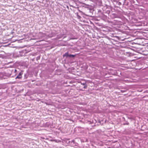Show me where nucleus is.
Here are the masks:
<instances>
[{
    "instance_id": "nucleus-1",
    "label": "nucleus",
    "mask_w": 148,
    "mask_h": 148,
    "mask_svg": "<svg viewBox=\"0 0 148 148\" xmlns=\"http://www.w3.org/2000/svg\"><path fill=\"white\" fill-rule=\"evenodd\" d=\"M148 43L147 40L142 38H139V45L145 46Z\"/></svg>"
},
{
    "instance_id": "nucleus-2",
    "label": "nucleus",
    "mask_w": 148,
    "mask_h": 148,
    "mask_svg": "<svg viewBox=\"0 0 148 148\" xmlns=\"http://www.w3.org/2000/svg\"><path fill=\"white\" fill-rule=\"evenodd\" d=\"M145 48H141L140 47H139V54H142L144 55H146V54L145 53Z\"/></svg>"
},
{
    "instance_id": "nucleus-3",
    "label": "nucleus",
    "mask_w": 148,
    "mask_h": 148,
    "mask_svg": "<svg viewBox=\"0 0 148 148\" xmlns=\"http://www.w3.org/2000/svg\"><path fill=\"white\" fill-rule=\"evenodd\" d=\"M75 55L72 54H69L68 52L65 53L63 56V57H74L75 56Z\"/></svg>"
},
{
    "instance_id": "nucleus-4",
    "label": "nucleus",
    "mask_w": 148,
    "mask_h": 148,
    "mask_svg": "<svg viewBox=\"0 0 148 148\" xmlns=\"http://www.w3.org/2000/svg\"><path fill=\"white\" fill-rule=\"evenodd\" d=\"M38 36L39 38H40L44 37L46 36V35L42 32H40L38 34Z\"/></svg>"
},
{
    "instance_id": "nucleus-5",
    "label": "nucleus",
    "mask_w": 148,
    "mask_h": 148,
    "mask_svg": "<svg viewBox=\"0 0 148 148\" xmlns=\"http://www.w3.org/2000/svg\"><path fill=\"white\" fill-rule=\"evenodd\" d=\"M23 73L22 72H20L19 73L18 75L15 78L16 79H21L22 77V75Z\"/></svg>"
},
{
    "instance_id": "nucleus-6",
    "label": "nucleus",
    "mask_w": 148,
    "mask_h": 148,
    "mask_svg": "<svg viewBox=\"0 0 148 148\" xmlns=\"http://www.w3.org/2000/svg\"><path fill=\"white\" fill-rule=\"evenodd\" d=\"M10 71H11L12 73H14L15 75H16L17 74V73H16L17 71L16 69H15L10 70Z\"/></svg>"
},
{
    "instance_id": "nucleus-7",
    "label": "nucleus",
    "mask_w": 148,
    "mask_h": 148,
    "mask_svg": "<svg viewBox=\"0 0 148 148\" xmlns=\"http://www.w3.org/2000/svg\"><path fill=\"white\" fill-rule=\"evenodd\" d=\"M81 84H82L83 85H85L86 84V82H83V83H82L81 82Z\"/></svg>"
},
{
    "instance_id": "nucleus-8",
    "label": "nucleus",
    "mask_w": 148,
    "mask_h": 148,
    "mask_svg": "<svg viewBox=\"0 0 148 148\" xmlns=\"http://www.w3.org/2000/svg\"><path fill=\"white\" fill-rule=\"evenodd\" d=\"M113 15L114 16V17L116 18L117 17V15L116 14H114Z\"/></svg>"
},
{
    "instance_id": "nucleus-9",
    "label": "nucleus",
    "mask_w": 148,
    "mask_h": 148,
    "mask_svg": "<svg viewBox=\"0 0 148 148\" xmlns=\"http://www.w3.org/2000/svg\"><path fill=\"white\" fill-rule=\"evenodd\" d=\"M144 46H143V45H141V46H140V45H139V47H141V48H145L144 47Z\"/></svg>"
},
{
    "instance_id": "nucleus-10",
    "label": "nucleus",
    "mask_w": 148,
    "mask_h": 148,
    "mask_svg": "<svg viewBox=\"0 0 148 148\" xmlns=\"http://www.w3.org/2000/svg\"><path fill=\"white\" fill-rule=\"evenodd\" d=\"M87 87V86L86 85H85V86L84 87V88H86Z\"/></svg>"
},
{
    "instance_id": "nucleus-11",
    "label": "nucleus",
    "mask_w": 148,
    "mask_h": 148,
    "mask_svg": "<svg viewBox=\"0 0 148 148\" xmlns=\"http://www.w3.org/2000/svg\"><path fill=\"white\" fill-rule=\"evenodd\" d=\"M107 13L108 14H109L110 13V11H107Z\"/></svg>"
},
{
    "instance_id": "nucleus-12",
    "label": "nucleus",
    "mask_w": 148,
    "mask_h": 148,
    "mask_svg": "<svg viewBox=\"0 0 148 148\" xmlns=\"http://www.w3.org/2000/svg\"><path fill=\"white\" fill-rule=\"evenodd\" d=\"M71 143L72 144V143L74 144V140H73L71 142Z\"/></svg>"
},
{
    "instance_id": "nucleus-13",
    "label": "nucleus",
    "mask_w": 148,
    "mask_h": 148,
    "mask_svg": "<svg viewBox=\"0 0 148 148\" xmlns=\"http://www.w3.org/2000/svg\"><path fill=\"white\" fill-rule=\"evenodd\" d=\"M139 26H142V24H140V22H139Z\"/></svg>"
},
{
    "instance_id": "nucleus-14",
    "label": "nucleus",
    "mask_w": 148,
    "mask_h": 148,
    "mask_svg": "<svg viewBox=\"0 0 148 148\" xmlns=\"http://www.w3.org/2000/svg\"><path fill=\"white\" fill-rule=\"evenodd\" d=\"M113 23H115L116 24H116L117 23V22H113Z\"/></svg>"
},
{
    "instance_id": "nucleus-15",
    "label": "nucleus",
    "mask_w": 148,
    "mask_h": 148,
    "mask_svg": "<svg viewBox=\"0 0 148 148\" xmlns=\"http://www.w3.org/2000/svg\"><path fill=\"white\" fill-rule=\"evenodd\" d=\"M139 34H142V32H139Z\"/></svg>"
},
{
    "instance_id": "nucleus-16",
    "label": "nucleus",
    "mask_w": 148,
    "mask_h": 148,
    "mask_svg": "<svg viewBox=\"0 0 148 148\" xmlns=\"http://www.w3.org/2000/svg\"><path fill=\"white\" fill-rule=\"evenodd\" d=\"M139 57V58L140 59V58H141V57Z\"/></svg>"
},
{
    "instance_id": "nucleus-17",
    "label": "nucleus",
    "mask_w": 148,
    "mask_h": 148,
    "mask_svg": "<svg viewBox=\"0 0 148 148\" xmlns=\"http://www.w3.org/2000/svg\"><path fill=\"white\" fill-rule=\"evenodd\" d=\"M1 88V86H0V89Z\"/></svg>"
},
{
    "instance_id": "nucleus-18",
    "label": "nucleus",
    "mask_w": 148,
    "mask_h": 148,
    "mask_svg": "<svg viewBox=\"0 0 148 148\" xmlns=\"http://www.w3.org/2000/svg\"><path fill=\"white\" fill-rule=\"evenodd\" d=\"M114 22H115V20H114Z\"/></svg>"
},
{
    "instance_id": "nucleus-19",
    "label": "nucleus",
    "mask_w": 148,
    "mask_h": 148,
    "mask_svg": "<svg viewBox=\"0 0 148 148\" xmlns=\"http://www.w3.org/2000/svg\"><path fill=\"white\" fill-rule=\"evenodd\" d=\"M141 91H140V90H139V92H141Z\"/></svg>"
},
{
    "instance_id": "nucleus-20",
    "label": "nucleus",
    "mask_w": 148,
    "mask_h": 148,
    "mask_svg": "<svg viewBox=\"0 0 148 148\" xmlns=\"http://www.w3.org/2000/svg\"><path fill=\"white\" fill-rule=\"evenodd\" d=\"M1 55H0V57H1Z\"/></svg>"
}]
</instances>
